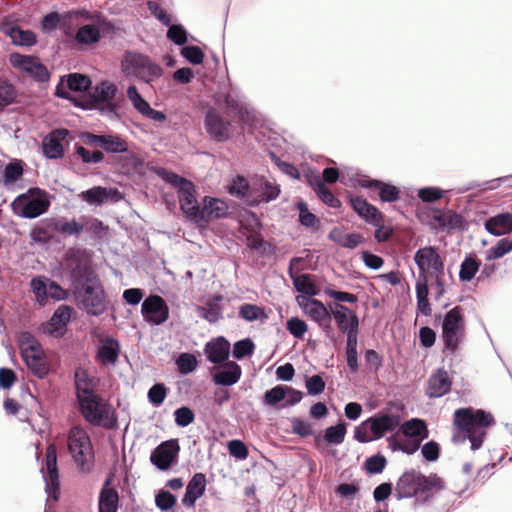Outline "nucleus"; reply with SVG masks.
<instances>
[{
	"instance_id": "obj_1",
	"label": "nucleus",
	"mask_w": 512,
	"mask_h": 512,
	"mask_svg": "<svg viewBox=\"0 0 512 512\" xmlns=\"http://www.w3.org/2000/svg\"><path fill=\"white\" fill-rule=\"evenodd\" d=\"M73 297L76 306L90 316H100L107 310L105 290L95 271L88 265L72 270Z\"/></svg>"
},
{
	"instance_id": "obj_2",
	"label": "nucleus",
	"mask_w": 512,
	"mask_h": 512,
	"mask_svg": "<svg viewBox=\"0 0 512 512\" xmlns=\"http://www.w3.org/2000/svg\"><path fill=\"white\" fill-rule=\"evenodd\" d=\"M494 424V417L489 412L471 407L457 409L454 412L452 441L463 444L469 440L470 449L477 451L483 445L487 430Z\"/></svg>"
},
{
	"instance_id": "obj_3",
	"label": "nucleus",
	"mask_w": 512,
	"mask_h": 512,
	"mask_svg": "<svg viewBox=\"0 0 512 512\" xmlns=\"http://www.w3.org/2000/svg\"><path fill=\"white\" fill-rule=\"evenodd\" d=\"M444 481L437 474L423 475L414 469L405 471L397 480L394 496L398 500L415 498L426 503L444 489Z\"/></svg>"
},
{
	"instance_id": "obj_4",
	"label": "nucleus",
	"mask_w": 512,
	"mask_h": 512,
	"mask_svg": "<svg viewBox=\"0 0 512 512\" xmlns=\"http://www.w3.org/2000/svg\"><path fill=\"white\" fill-rule=\"evenodd\" d=\"M159 175L165 182L178 189L180 208L184 215L194 223H202L195 185L190 180L165 169H162Z\"/></svg>"
},
{
	"instance_id": "obj_5",
	"label": "nucleus",
	"mask_w": 512,
	"mask_h": 512,
	"mask_svg": "<svg viewBox=\"0 0 512 512\" xmlns=\"http://www.w3.org/2000/svg\"><path fill=\"white\" fill-rule=\"evenodd\" d=\"M68 451L77 467L83 473H89L94 467V449L90 436L79 426L70 428L67 436Z\"/></svg>"
},
{
	"instance_id": "obj_6",
	"label": "nucleus",
	"mask_w": 512,
	"mask_h": 512,
	"mask_svg": "<svg viewBox=\"0 0 512 512\" xmlns=\"http://www.w3.org/2000/svg\"><path fill=\"white\" fill-rule=\"evenodd\" d=\"M121 70L126 77H132L144 83H151L163 74L159 64L136 51L125 52L121 60Z\"/></svg>"
},
{
	"instance_id": "obj_7",
	"label": "nucleus",
	"mask_w": 512,
	"mask_h": 512,
	"mask_svg": "<svg viewBox=\"0 0 512 512\" xmlns=\"http://www.w3.org/2000/svg\"><path fill=\"white\" fill-rule=\"evenodd\" d=\"M79 411L86 422L92 426L104 429H114L117 426V416L113 407L99 395L81 399Z\"/></svg>"
},
{
	"instance_id": "obj_8",
	"label": "nucleus",
	"mask_w": 512,
	"mask_h": 512,
	"mask_svg": "<svg viewBox=\"0 0 512 512\" xmlns=\"http://www.w3.org/2000/svg\"><path fill=\"white\" fill-rule=\"evenodd\" d=\"M11 206L17 216L34 219L48 211L50 207L49 194L43 189L33 187L18 195Z\"/></svg>"
},
{
	"instance_id": "obj_9",
	"label": "nucleus",
	"mask_w": 512,
	"mask_h": 512,
	"mask_svg": "<svg viewBox=\"0 0 512 512\" xmlns=\"http://www.w3.org/2000/svg\"><path fill=\"white\" fill-rule=\"evenodd\" d=\"M442 341L444 351L455 353L465 338V319L462 308L456 306L449 310L442 322Z\"/></svg>"
},
{
	"instance_id": "obj_10",
	"label": "nucleus",
	"mask_w": 512,
	"mask_h": 512,
	"mask_svg": "<svg viewBox=\"0 0 512 512\" xmlns=\"http://www.w3.org/2000/svg\"><path fill=\"white\" fill-rule=\"evenodd\" d=\"M414 262L419 270L416 282L428 283V277L444 274V258L434 246L419 248L414 254Z\"/></svg>"
},
{
	"instance_id": "obj_11",
	"label": "nucleus",
	"mask_w": 512,
	"mask_h": 512,
	"mask_svg": "<svg viewBox=\"0 0 512 512\" xmlns=\"http://www.w3.org/2000/svg\"><path fill=\"white\" fill-rule=\"evenodd\" d=\"M21 356L31 373L39 379H44L49 373L44 352L40 344L31 337L26 346L21 347Z\"/></svg>"
},
{
	"instance_id": "obj_12",
	"label": "nucleus",
	"mask_w": 512,
	"mask_h": 512,
	"mask_svg": "<svg viewBox=\"0 0 512 512\" xmlns=\"http://www.w3.org/2000/svg\"><path fill=\"white\" fill-rule=\"evenodd\" d=\"M9 62L14 68L25 72L37 82H47L50 78L46 66L35 56L11 53Z\"/></svg>"
},
{
	"instance_id": "obj_13",
	"label": "nucleus",
	"mask_w": 512,
	"mask_h": 512,
	"mask_svg": "<svg viewBox=\"0 0 512 512\" xmlns=\"http://www.w3.org/2000/svg\"><path fill=\"white\" fill-rule=\"evenodd\" d=\"M43 478L45 481V491L48 498L58 501L60 494L59 473L57 467V454L53 445L47 447L46 465L42 468Z\"/></svg>"
},
{
	"instance_id": "obj_14",
	"label": "nucleus",
	"mask_w": 512,
	"mask_h": 512,
	"mask_svg": "<svg viewBox=\"0 0 512 512\" xmlns=\"http://www.w3.org/2000/svg\"><path fill=\"white\" fill-rule=\"evenodd\" d=\"M143 319L152 325H161L169 318V307L158 295L148 296L141 305Z\"/></svg>"
},
{
	"instance_id": "obj_15",
	"label": "nucleus",
	"mask_w": 512,
	"mask_h": 512,
	"mask_svg": "<svg viewBox=\"0 0 512 512\" xmlns=\"http://www.w3.org/2000/svg\"><path fill=\"white\" fill-rule=\"evenodd\" d=\"M180 447L177 439H171L158 445L150 455V461L159 470L165 471L177 460Z\"/></svg>"
},
{
	"instance_id": "obj_16",
	"label": "nucleus",
	"mask_w": 512,
	"mask_h": 512,
	"mask_svg": "<svg viewBox=\"0 0 512 512\" xmlns=\"http://www.w3.org/2000/svg\"><path fill=\"white\" fill-rule=\"evenodd\" d=\"M400 421L401 418L397 414L378 412L366 419V424L370 427L373 440H379L400 426Z\"/></svg>"
},
{
	"instance_id": "obj_17",
	"label": "nucleus",
	"mask_w": 512,
	"mask_h": 512,
	"mask_svg": "<svg viewBox=\"0 0 512 512\" xmlns=\"http://www.w3.org/2000/svg\"><path fill=\"white\" fill-rule=\"evenodd\" d=\"M303 311L311 320L316 322L329 336L332 331L331 327V311L329 312L325 305L317 299H306L304 304H301Z\"/></svg>"
},
{
	"instance_id": "obj_18",
	"label": "nucleus",
	"mask_w": 512,
	"mask_h": 512,
	"mask_svg": "<svg viewBox=\"0 0 512 512\" xmlns=\"http://www.w3.org/2000/svg\"><path fill=\"white\" fill-rule=\"evenodd\" d=\"M205 129L208 135L216 142H224L229 138L230 122L224 121L214 109L206 112Z\"/></svg>"
},
{
	"instance_id": "obj_19",
	"label": "nucleus",
	"mask_w": 512,
	"mask_h": 512,
	"mask_svg": "<svg viewBox=\"0 0 512 512\" xmlns=\"http://www.w3.org/2000/svg\"><path fill=\"white\" fill-rule=\"evenodd\" d=\"M452 379L448 372L443 368H438L433 372L426 388V395L429 398H440L451 391Z\"/></svg>"
},
{
	"instance_id": "obj_20",
	"label": "nucleus",
	"mask_w": 512,
	"mask_h": 512,
	"mask_svg": "<svg viewBox=\"0 0 512 512\" xmlns=\"http://www.w3.org/2000/svg\"><path fill=\"white\" fill-rule=\"evenodd\" d=\"M69 134L67 129L52 130L42 141L43 155L48 159H60L64 156V148L61 140H64Z\"/></svg>"
},
{
	"instance_id": "obj_21",
	"label": "nucleus",
	"mask_w": 512,
	"mask_h": 512,
	"mask_svg": "<svg viewBox=\"0 0 512 512\" xmlns=\"http://www.w3.org/2000/svg\"><path fill=\"white\" fill-rule=\"evenodd\" d=\"M80 197L83 201L87 202L90 205H103L107 201L111 200L113 202L120 201L123 196L120 191L116 188H106L102 186H95L86 191H83L80 194Z\"/></svg>"
},
{
	"instance_id": "obj_22",
	"label": "nucleus",
	"mask_w": 512,
	"mask_h": 512,
	"mask_svg": "<svg viewBox=\"0 0 512 512\" xmlns=\"http://www.w3.org/2000/svg\"><path fill=\"white\" fill-rule=\"evenodd\" d=\"M206 476L198 472L195 473L186 486L185 494L182 498L183 506L191 508L195 502L204 495L206 491Z\"/></svg>"
},
{
	"instance_id": "obj_23",
	"label": "nucleus",
	"mask_w": 512,
	"mask_h": 512,
	"mask_svg": "<svg viewBox=\"0 0 512 512\" xmlns=\"http://www.w3.org/2000/svg\"><path fill=\"white\" fill-rule=\"evenodd\" d=\"M72 308L68 305H60L51 316L45 326V332L50 335H63L67 324L70 322Z\"/></svg>"
},
{
	"instance_id": "obj_24",
	"label": "nucleus",
	"mask_w": 512,
	"mask_h": 512,
	"mask_svg": "<svg viewBox=\"0 0 512 512\" xmlns=\"http://www.w3.org/2000/svg\"><path fill=\"white\" fill-rule=\"evenodd\" d=\"M242 375L240 365L234 361H227L213 374V382L220 386H232L236 384Z\"/></svg>"
},
{
	"instance_id": "obj_25",
	"label": "nucleus",
	"mask_w": 512,
	"mask_h": 512,
	"mask_svg": "<svg viewBox=\"0 0 512 512\" xmlns=\"http://www.w3.org/2000/svg\"><path fill=\"white\" fill-rule=\"evenodd\" d=\"M0 30L11 38V42L17 46L31 47L36 44L37 38L33 31L22 30L12 23H2Z\"/></svg>"
},
{
	"instance_id": "obj_26",
	"label": "nucleus",
	"mask_w": 512,
	"mask_h": 512,
	"mask_svg": "<svg viewBox=\"0 0 512 512\" xmlns=\"http://www.w3.org/2000/svg\"><path fill=\"white\" fill-rule=\"evenodd\" d=\"M228 205L225 201L210 196L203 198V207L200 209L202 222H208L212 219L224 218L228 214Z\"/></svg>"
},
{
	"instance_id": "obj_27",
	"label": "nucleus",
	"mask_w": 512,
	"mask_h": 512,
	"mask_svg": "<svg viewBox=\"0 0 512 512\" xmlns=\"http://www.w3.org/2000/svg\"><path fill=\"white\" fill-rule=\"evenodd\" d=\"M222 300L223 296L221 294L213 295L203 306L196 307L197 315L210 324L217 323L223 319Z\"/></svg>"
},
{
	"instance_id": "obj_28",
	"label": "nucleus",
	"mask_w": 512,
	"mask_h": 512,
	"mask_svg": "<svg viewBox=\"0 0 512 512\" xmlns=\"http://www.w3.org/2000/svg\"><path fill=\"white\" fill-rule=\"evenodd\" d=\"M230 343L224 337H218L205 345L204 352L209 362L221 364L227 362Z\"/></svg>"
},
{
	"instance_id": "obj_29",
	"label": "nucleus",
	"mask_w": 512,
	"mask_h": 512,
	"mask_svg": "<svg viewBox=\"0 0 512 512\" xmlns=\"http://www.w3.org/2000/svg\"><path fill=\"white\" fill-rule=\"evenodd\" d=\"M57 218L51 217L40 221L30 233L32 241L39 244H48L57 233Z\"/></svg>"
},
{
	"instance_id": "obj_30",
	"label": "nucleus",
	"mask_w": 512,
	"mask_h": 512,
	"mask_svg": "<svg viewBox=\"0 0 512 512\" xmlns=\"http://www.w3.org/2000/svg\"><path fill=\"white\" fill-rule=\"evenodd\" d=\"M330 310L340 332L348 331L354 320H356L357 327H359L358 316L347 306L341 303H334L330 305Z\"/></svg>"
},
{
	"instance_id": "obj_31",
	"label": "nucleus",
	"mask_w": 512,
	"mask_h": 512,
	"mask_svg": "<svg viewBox=\"0 0 512 512\" xmlns=\"http://www.w3.org/2000/svg\"><path fill=\"white\" fill-rule=\"evenodd\" d=\"M111 479L108 478L99 494L98 509L99 512H117L119 504V495L116 489L110 487Z\"/></svg>"
},
{
	"instance_id": "obj_32",
	"label": "nucleus",
	"mask_w": 512,
	"mask_h": 512,
	"mask_svg": "<svg viewBox=\"0 0 512 512\" xmlns=\"http://www.w3.org/2000/svg\"><path fill=\"white\" fill-rule=\"evenodd\" d=\"M120 344L113 337H107L102 341L99 347L96 359L102 364L114 365L119 357Z\"/></svg>"
},
{
	"instance_id": "obj_33",
	"label": "nucleus",
	"mask_w": 512,
	"mask_h": 512,
	"mask_svg": "<svg viewBox=\"0 0 512 512\" xmlns=\"http://www.w3.org/2000/svg\"><path fill=\"white\" fill-rule=\"evenodd\" d=\"M360 185L363 188L377 189L379 198L383 202H395L400 198V192L396 186L379 180H361Z\"/></svg>"
},
{
	"instance_id": "obj_34",
	"label": "nucleus",
	"mask_w": 512,
	"mask_h": 512,
	"mask_svg": "<svg viewBox=\"0 0 512 512\" xmlns=\"http://www.w3.org/2000/svg\"><path fill=\"white\" fill-rule=\"evenodd\" d=\"M485 229L492 235L500 236L512 231V214L501 213L485 222Z\"/></svg>"
},
{
	"instance_id": "obj_35",
	"label": "nucleus",
	"mask_w": 512,
	"mask_h": 512,
	"mask_svg": "<svg viewBox=\"0 0 512 512\" xmlns=\"http://www.w3.org/2000/svg\"><path fill=\"white\" fill-rule=\"evenodd\" d=\"M294 261H298L297 258H294L291 260L290 266H289V275L292 280L293 286L299 293L308 295V296H315L317 294V289L315 287V284L313 283L312 277L309 274H300L295 275L293 273L292 264Z\"/></svg>"
},
{
	"instance_id": "obj_36",
	"label": "nucleus",
	"mask_w": 512,
	"mask_h": 512,
	"mask_svg": "<svg viewBox=\"0 0 512 512\" xmlns=\"http://www.w3.org/2000/svg\"><path fill=\"white\" fill-rule=\"evenodd\" d=\"M400 431L406 437L417 438V440L423 441L428 438L429 431L424 420L418 418H412L405 421L400 426Z\"/></svg>"
},
{
	"instance_id": "obj_37",
	"label": "nucleus",
	"mask_w": 512,
	"mask_h": 512,
	"mask_svg": "<svg viewBox=\"0 0 512 512\" xmlns=\"http://www.w3.org/2000/svg\"><path fill=\"white\" fill-rule=\"evenodd\" d=\"M101 148L109 154H122L129 149L128 142L118 134H103Z\"/></svg>"
},
{
	"instance_id": "obj_38",
	"label": "nucleus",
	"mask_w": 512,
	"mask_h": 512,
	"mask_svg": "<svg viewBox=\"0 0 512 512\" xmlns=\"http://www.w3.org/2000/svg\"><path fill=\"white\" fill-rule=\"evenodd\" d=\"M101 38L100 30L96 25L86 24L80 27L75 35V41L80 45H92Z\"/></svg>"
},
{
	"instance_id": "obj_39",
	"label": "nucleus",
	"mask_w": 512,
	"mask_h": 512,
	"mask_svg": "<svg viewBox=\"0 0 512 512\" xmlns=\"http://www.w3.org/2000/svg\"><path fill=\"white\" fill-rule=\"evenodd\" d=\"M258 203H268L275 200L280 194V186L269 182L265 178L261 177L258 180Z\"/></svg>"
},
{
	"instance_id": "obj_40",
	"label": "nucleus",
	"mask_w": 512,
	"mask_h": 512,
	"mask_svg": "<svg viewBox=\"0 0 512 512\" xmlns=\"http://www.w3.org/2000/svg\"><path fill=\"white\" fill-rule=\"evenodd\" d=\"M238 316L247 322H253L257 320L264 322L268 318L262 307L249 303L242 304L239 307Z\"/></svg>"
},
{
	"instance_id": "obj_41",
	"label": "nucleus",
	"mask_w": 512,
	"mask_h": 512,
	"mask_svg": "<svg viewBox=\"0 0 512 512\" xmlns=\"http://www.w3.org/2000/svg\"><path fill=\"white\" fill-rule=\"evenodd\" d=\"M415 290L417 300V311L424 316H430L432 313V309L430 307V303L428 300V283H425L424 281L423 283L416 282Z\"/></svg>"
},
{
	"instance_id": "obj_42",
	"label": "nucleus",
	"mask_w": 512,
	"mask_h": 512,
	"mask_svg": "<svg viewBox=\"0 0 512 512\" xmlns=\"http://www.w3.org/2000/svg\"><path fill=\"white\" fill-rule=\"evenodd\" d=\"M75 384H76V396L77 401L80 402L81 399L90 398L92 396L97 395L93 390L92 381L88 378L85 372L75 374Z\"/></svg>"
},
{
	"instance_id": "obj_43",
	"label": "nucleus",
	"mask_w": 512,
	"mask_h": 512,
	"mask_svg": "<svg viewBox=\"0 0 512 512\" xmlns=\"http://www.w3.org/2000/svg\"><path fill=\"white\" fill-rule=\"evenodd\" d=\"M228 193L239 199H248L251 196V188L246 178L236 176L228 186Z\"/></svg>"
},
{
	"instance_id": "obj_44",
	"label": "nucleus",
	"mask_w": 512,
	"mask_h": 512,
	"mask_svg": "<svg viewBox=\"0 0 512 512\" xmlns=\"http://www.w3.org/2000/svg\"><path fill=\"white\" fill-rule=\"evenodd\" d=\"M3 183L6 187H10L15 184L18 180H20L23 176V166L22 162L16 160L14 162L8 163L3 170Z\"/></svg>"
},
{
	"instance_id": "obj_45",
	"label": "nucleus",
	"mask_w": 512,
	"mask_h": 512,
	"mask_svg": "<svg viewBox=\"0 0 512 512\" xmlns=\"http://www.w3.org/2000/svg\"><path fill=\"white\" fill-rule=\"evenodd\" d=\"M84 229V225L79 223L76 219L65 220L64 218H57V233L64 237L76 236L78 237Z\"/></svg>"
},
{
	"instance_id": "obj_46",
	"label": "nucleus",
	"mask_w": 512,
	"mask_h": 512,
	"mask_svg": "<svg viewBox=\"0 0 512 512\" xmlns=\"http://www.w3.org/2000/svg\"><path fill=\"white\" fill-rule=\"evenodd\" d=\"M512 251V239L502 238L494 246L485 251V258L488 261L496 260Z\"/></svg>"
},
{
	"instance_id": "obj_47",
	"label": "nucleus",
	"mask_w": 512,
	"mask_h": 512,
	"mask_svg": "<svg viewBox=\"0 0 512 512\" xmlns=\"http://www.w3.org/2000/svg\"><path fill=\"white\" fill-rule=\"evenodd\" d=\"M287 397V386L278 385L270 390H267L263 397V403L270 407H280V404L284 402Z\"/></svg>"
},
{
	"instance_id": "obj_48",
	"label": "nucleus",
	"mask_w": 512,
	"mask_h": 512,
	"mask_svg": "<svg viewBox=\"0 0 512 512\" xmlns=\"http://www.w3.org/2000/svg\"><path fill=\"white\" fill-rule=\"evenodd\" d=\"M314 191L317 196L324 202L326 205L332 208H338L341 205V202L335 195L328 189L325 184L317 178L314 184Z\"/></svg>"
},
{
	"instance_id": "obj_49",
	"label": "nucleus",
	"mask_w": 512,
	"mask_h": 512,
	"mask_svg": "<svg viewBox=\"0 0 512 512\" xmlns=\"http://www.w3.org/2000/svg\"><path fill=\"white\" fill-rule=\"evenodd\" d=\"M346 423L340 422L335 426L327 427L324 431V440L328 444L340 445L346 436Z\"/></svg>"
},
{
	"instance_id": "obj_50",
	"label": "nucleus",
	"mask_w": 512,
	"mask_h": 512,
	"mask_svg": "<svg viewBox=\"0 0 512 512\" xmlns=\"http://www.w3.org/2000/svg\"><path fill=\"white\" fill-rule=\"evenodd\" d=\"M17 96L16 89L9 80L0 78V111L12 104Z\"/></svg>"
},
{
	"instance_id": "obj_51",
	"label": "nucleus",
	"mask_w": 512,
	"mask_h": 512,
	"mask_svg": "<svg viewBox=\"0 0 512 512\" xmlns=\"http://www.w3.org/2000/svg\"><path fill=\"white\" fill-rule=\"evenodd\" d=\"M117 86L109 81H102L95 87L94 102L112 101L116 95Z\"/></svg>"
},
{
	"instance_id": "obj_52",
	"label": "nucleus",
	"mask_w": 512,
	"mask_h": 512,
	"mask_svg": "<svg viewBox=\"0 0 512 512\" xmlns=\"http://www.w3.org/2000/svg\"><path fill=\"white\" fill-rule=\"evenodd\" d=\"M91 86L89 77L79 74L71 73L67 76V88L74 92L86 91Z\"/></svg>"
},
{
	"instance_id": "obj_53",
	"label": "nucleus",
	"mask_w": 512,
	"mask_h": 512,
	"mask_svg": "<svg viewBox=\"0 0 512 512\" xmlns=\"http://www.w3.org/2000/svg\"><path fill=\"white\" fill-rule=\"evenodd\" d=\"M480 263L472 257H467L460 265L459 278L462 281H471L479 270Z\"/></svg>"
},
{
	"instance_id": "obj_54",
	"label": "nucleus",
	"mask_w": 512,
	"mask_h": 512,
	"mask_svg": "<svg viewBox=\"0 0 512 512\" xmlns=\"http://www.w3.org/2000/svg\"><path fill=\"white\" fill-rule=\"evenodd\" d=\"M297 208L299 210V221L301 225L317 230L320 222L317 217L308 210L307 204L305 202H299Z\"/></svg>"
},
{
	"instance_id": "obj_55",
	"label": "nucleus",
	"mask_w": 512,
	"mask_h": 512,
	"mask_svg": "<svg viewBox=\"0 0 512 512\" xmlns=\"http://www.w3.org/2000/svg\"><path fill=\"white\" fill-rule=\"evenodd\" d=\"M75 153L81 158L84 164H98L104 160L102 151H89L81 145L75 146Z\"/></svg>"
},
{
	"instance_id": "obj_56",
	"label": "nucleus",
	"mask_w": 512,
	"mask_h": 512,
	"mask_svg": "<svg viewBox=\"0 0 512 512\" xmlns=\"http://www.w3.org/2000/svg\"><path fill=\"white\" fill-rule=\"evenodd\" d=\"M255 349V345L250 338L239 340L233 345V357L237 360H241L246 356L252 355Z\"/></svg>"
},
{
	"instance_id": "obj_57",
	"label": "nucleus",
	"mask_w": 512,
	"mask_h": 512,
	"mask_svg": "<svg viewBox=\"0 0 512 512\" xmlns=\"http://www.w3.org/2000/svg\"><path fill=\"white\" fill-rule=\"evenodd\" d=\"M330 239L334 242L340 244L344 248L348 249H354L359 244L363 243L364 238L361 234L358 233H350L347 235H344L343 239H337L335 237V231H332L329 235Z\"/></svg>"
},
{
	"instance_id": "obj_58",
	"label": "nucleus",
	"mask_w": 512,
	"mask_h": 512,
	"mask_svg": "<svg viewBox=\"0 0 512 512\" xmlns=\"http://www.w3.org/2000/svg\"><path fill=\"white\" fill-rule=\"evenodd\" d=\"M167 392L164 384L156 383L148 391V400L154 407H159L164 402Z\"/></svg>"
},
{
	"instance_id": "obj_59",
	"label": "nucleus",
	"mask_w": 512,
	"mask_h": 512,
	"mask_svg": "<svg viewBox=\"0 0 512 512\" xmlns=\"http://www.w3.org/2000/svg\"><path fill=\"white\" fill-rule=\"evenodd\" d=\"M176 497L166 490L159 491L155 496L156 507L161 511H168L176 505Z\"/></svg>"
},
{
	"instance_id": "obj_60",
	"label": "nucleus",
	"mask_w": 512,
	"mask_h": 512,
	"mask_svg": "<svg viewBox=\"0 0 512 512\" xmlns=\"http://www.w3.org/2000/svg\"><path fill=\"white\" fill-rule=\"evenodd\" d=\"M127 97L132 103L133 107L141 114L148 108L150 105L138 92L136 86L131 85L127 89Z\"/></svg>"
},
{
	"instance_id": "obj_61",
	"label": "nucleus",
	"mask_w": 512,
	"mask_h": 512,
	"mask_svg": "<svg viewBox=\"0 0 512 512\" xmlns=\"http://www.w3.org/2000/svg\"><path fill=\"white\" fill-rule=\"evenodd\" d=\"M387 464L386 458L380 454L366 459L364 465L368 474H380Z\"/></svg>"
},
{
	"instance_id": "obj_62",
	"label": "nucleus",
	"mask_w": 512,
	"mask_h": 512,
	"mask_svg": "<svg viewBox=\"0 0 512 512\" xmlns=\"http://www.w3.org/2000/svg\"><path fill=\"white\" fill-rule=\"evenodd\" d=\"M177 366L182 374L192 373L197 367V359L193 354L183 353L177 359Z\"/></svg>"
},
{
	"instance_id": "obj_63",
	"label": "nucleus",
	"mask_w": 512,
	"mask_h": 512,
	"mask_svg": "<svg viewBox=\"0 0 512 512\" xmlns=\"http://www.w3.org/2000/svg\"><path fill=\"white\" fill-rule=\"evenodd\" d=\"M174 420L177 426L187 427L195 420V414L189 407H180L174 411Z\"/></svg>"
},
{
	"instance_id": "obj_64",
	"label": "nucleus",
	"mask_w": 512,
	"mask_h": 512,
	"mask_svg": "<svg viewBox=\"0 0 512 512\" xmlns=\"http://www.w3.org/2000/svg\"><path fill=\"white\" fill-rule=\"evenodd\" d=\"M286 329L295 338L301 339V338H303L304 334L307 332L308 327H307V324L305 323V321H303L297 317H292L287 320Z\"/></svg>"
}]
</instances>
